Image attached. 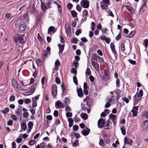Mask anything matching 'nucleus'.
<instances>
[{
  "mask_svg": "<svg viewBox=\"0 0 148 148\" xmlns=\"http://www.w3.org/2000/svg\"><path fill=\"white\" fill-rule=\"evenodd\" d=\"M82 30L80 29H77L75 32V34L76 36H79L82 32Z\"/></svg>",
  "mask_w": 148,
  "mask_h": 148,
  "instance_id": "obj_41",
  "label": "nucleus"
},
{
  "mask_svg": "<svg viewBox=\"0 0 148 148\" xmlns=\"http://www.w3.org/2000/svg\"><path fill=\"white\" fill-rule=\"evenodd\" d=\"M71 71L72 73H74L75 75L77 74V70L75 68H72L71 70Z\"/></svg>",
  "mask_w": 148,
  "mask_h": 148,
  "instance_id": "obj_46",
  "label": "nucleus"
},
{
  "mask_svg": "<svg viewBox=\"0 0 148 148\" xmlns=\"http://www.w3.org/2000/svg\"><path fill=\"white\" fill-rule=\"evenodd\" d=\"M29 113L27 112H25L23 114V116L25 118H26L29 116Z\"/></svg>",
  "mask_w": 148,
  "mask_h": 148,
  "instance_id": "obj_54",
  "label": "nucleus"
},
{
  "mask_svg": "<svg viewBox=\"0 0 148 148\" xmlns=\"http://www.w3.org/2000/svg\"><path fill=\"white\" fill-rule=\"evenodd\" d=\"M88 14L87 11L86 10H85L83 12V16H85L84 20L83 21H86L87 19V17L88 16Z\"/></svg>",
  "mask_w": 148,
  "mask_h": 148,
  "instance_id": "obj_14",
  "label": "nucleus"
},
{
  "mask_svg": "<svg viewBox=\"0 0 148 148\" xmlns=\"http://www.w3.org/2000/svg\"><path fill=\"white\" fill-rule=\"evenodd\" d=\"M95 23L93 22H92L91 23V29L93 31H94L95 29Z\"/></svg>",
  "mask_w": 148,
  "mask_h": 148,
  "instance_id": "obj_27",
  "label": "nucleus"
},
{
  "mask_svg": "<svg viewBox=\"0 0 148 148\" xmlns=\"http://www.w3.org/2000/svg\"><path fill=\"white\" fill-rule=\"evenodd\" d=\"M86 74L88 75H89L90 74V71L88 67L86 70Z\"/></svg>",
  "mask_w": 148,
  "mask_h": 148,
  "instance_id": "obj_44",
  "label": "nucleus"
},
{
  "mask_svg": "<svg viewBox=\"0 0 148 148\" xmlns=\"http://www.w3.org/2000/svg\"><path fill=\"white\" fill-rule=\"evenodd\" d=\"M36 84H34L32 85L30 89V92L29 93H31L30 95L34 93L35 90V88L36 87Z\"/></svg>",
  "mask_w": 148,
  "mask_h": 148,
  "instance_id": "obj_9",
  "label": "nucleus"
},
{
  "mask_svg": "<svg viewBox=\"0 0 148 148\" xmlns=\"http://www.w3.org/2000/svg\"><path fill=\"white\" fill-rule=\"evenodd\" d=\"M73 81L75 84L77 85H78V82L77 80L76 77L75 75V77H73Z\"/></svg>",
  "mask_w": 148,
  "mask_h": 148,
  "instance_id": "obj_40",
  "label": "nucleus"
},
{
  "mask_svg": "<svg viewBox=\"0 0 148 148\" xmlns=\"http://www.w3.org/2000/svg\"><path fill=\"white\" fill-rule=\"evenodd\" d=\"M132 142L133 140L132 139L125 138L124 143L125 144H129L131 145Z\"/></svg>",
  "mask_w": 148,
  "mask_h": 148,
  "instance_id": "obj_8",
  "label": "nucleus"
},
{
  "mask_svg": "<svg viewBox=\"0 0 148 148\" xmlns=\"http://www.w3.org/2000/svg\"><path fill=\"white\" fill-rule=\"evenodd\" d=\"M90 132V130L87 128V130H83L82 132V133L84 136H87L88 134Z\"/></svg>",
  "mask_w": 148,
  "mask_h": 148,
  "instance_id": "obj_13",
  "label": "nucleus"
},
{
  "mask_svg": "<svg viewBox=\"0 0 148 148\" xmlns=\"http://www.w3.org/2000/svg\"><path fill=\"white\" fill-rule=\"evenodd\" d=\"M51 93L53 96H56L57 94V87L56 85H53L52 86Z\"/></svg>",
  "mask_w": 148,
  "mask_h": 148,
  "instance_id": "obj_4",
  "label": "nucleus"
},
{
  "mask_svg": "<svg viewBox=\"0 0 148 148\" xmlns=\"http://www.w3.org/2000/svg\"><path fill=\"white\" fill-rule=\"evenodd\" d=\"M144 44L146 48H147L148 46V40L147 39H146L144 41Z\"/></svg>",
  "mask_w": 148,
  "mask_h": 148,
  "instance_id": "obj_38",
  "label": "nucleus"
},
{
  "mask_svg": "<svg viewBox=\"0 0 148 148\" xmlns=\"http://www.w3.org/2000/svg\"><path fill=\"white\" fill-rule=\"evenodd\" d=\"M55 29V28L53 27H50L48 29V33H49V32H52L54 31Z\"/></svg>",
  "mask_w": 148,
  "mask_h": 148,
  "instance_id": "obj_52",
  "label": "nucleus"
},
{
  "mask_svg": "<svg viewBox=\"0 0 148 148\" xmlns=\"http://www.w3.org/2000/svg\"><path fill=\"white\" fill-rule=\"evenodd\" d=\"M33 125V122L31 121L29 122L28 124V127L29 128L32 129Z\"/></svg>",
  "mask_w": 148,
  "mask_h": 148,
  "instance_id": "obj_33",
  "label": "nucleus"
},
{
  "mask_svg": "<svg viewBox=\"0 0 148 148\" xmlns=\"http://www.w3.org/2000/svg\"><path fill=\"white\" fill-rule=\"evenodd\" d=\"M21 127L24 131L26 130L27 128V126L25 122H22L21 124Z\"/></svg>",
  "mask_w": 148,
  "mask_h": 148,
  "instance_id": "obj_17",
  "label": "nucleus"
},
{
  "mask_svg": "<svg viewBox=\"0 0 148 148\" xmlns=\"http://www.w3.org/2000/svg\"><path fill=\"white\" fill-rule=\"evenodd\" d=\"M52 1L51 0H47L46 4L48 8H49V5L51 4Z\"/></svg>",
  "mask_w": 148,
  "mask_h": 148,
  "instance_id": "obj_43",
  "label": "nucleus"
},
{
  "mask_svg": "<svg viewBox=\"0 0 148 148\" xmlns=\"http://www.w3.org/2000/svg\"><path fill=\"white\" fill-rule=\"evenodd\" d=\"M18 37V40L19 42L21 43H24L26 41L25 39L24 38V36L23 35H21L19 34L17 36Z\"/></svg>",
  "mask_w": 148,
  "mask_h": 148,
  "instance_id": "obj_2",
  "label": "nucleus"
},
{
  "mask_svg": "<svg viewBox=\"0 0 148 148\" xmlns=\"http://www.w3.org/2000/svg\"><path fill=\"white\" fill-rule=\"evenodd\" d=\"M58 46L60 50L59 53H62L64 50V45L59 44L58 45Z\"/></svg>",
  "mask_w": 148,
  "mask_h": 148,
  "instance_id": "obj_16",
  "label": "nucleus"
},
{
  "mask_svg": "<svg viewBox=\"0 0 148 148\" xmlns=\"http://www.w3.org/2000/svg\"><path fill=\"white\" fill-rule=\"evenodd\" d=\"M121 38V34L120 33L119 35L116 37V39L117 41H118Z\"/></svg>",
  "mask_w": 148,
  "mask_h": 148,
  "instance_id": "obj_62",
  "label": "nucleus"
},
{
  "mask_svg": "<svg viewBox=\"0 0 148 148\" xmlns=\"http://www.w3.org/2000/svg\"><path fill=\"white\" fill-rule=\"evenodd\" d=\"M36 141L35 140H32L29 141V143L31 145H33L35 143Z\"/></svg>",
  "mask_w": 148,
  "mask_h": 148,
  "instance_id": "obj_49",
  "label": "nucleus"
},
{
  "mask_svg": "<svg viewBox=\"0 0 148 148\" xmlns=\"http://www.w3.org/2000/svg\"><path fill=\"white\" fill-rule=\"evenodd\" d=\"M72 6V4L70 3H69L67 4V7L69 10H70L71 9Z\"/></svg>",
  "mask_w": 148,
  "mask_h": 148,
  "instance_id": "obj_53",
  "label": "nucleus"
},
{
  "mask_svg": "<svg viewBox=\"0 0 148 148\" xmlns=\"http://www.w3.org/2000/svg\"><path fill=\"white\" fill-rule=\"evenodd\" d=\"M62 90L63 92L65 93L66 92V89L65 86L64 84H62L61 85Z\"/></svg>",
  "mask_w": 148,
  "mask_h": 148,
  "instance_id": "obj_29",
  "label": "nucleus"
},
{
  "mask_svg": "<svg viewBox=\"0 0 148 148\" xmlns=\"http://www.w3.org/2000/svg\"><path fill=\"white\" fill-rule=\"evenodd\" d=\"M12 84L14 88H16L18 86L17 84L16 81L15 80H13L12 81Z\"/></svg>",
  "mask_w": 148,
  "mask_h": 148,
  "instance_id": "obj_28",
  "label": "nucleus"
},
{
  "mask_svg": "<svg viewBox=\"0 0 148 148\" xmlns=\"http://www.w3.org/2000/svg\"><path fill=\"white\" fill-rule=\"evenodd\" d=\"M128 60L129 62L132 64L134 65L136 63V62L134 60H133L131 59H129Z\"/></svg>",
  "mask_w": 148,
  "mask_h": 148,
  "instance_id": "obj_56",
  "label": "nucleus"
},
{
  "mask_svg": "<svg viewBox=\"0 0 148 148\" xmlns=\"http://www.w3.org/2000/svg\"><path fill=\"white\" fill-rule=\"evenodd\" d=\"M109 118L112 120L113 123H114V121L116 119V116L111 114L109 115Z\"/></svg>",
  "mask_w": 148,
  "mask_h": 148,
  "instance_id": "obj_12",
  "label": "nucleus"
},
{
  "mask_svg": "<svg viewBox=\"0 0 148 148\" xmlns=\"http://www.w3.org/2000/svg\"><path fill=\"white\" fill-rule=\"evenodd\" d=\"M66 115L67 117H69L72 116V114L71 113L67 112L66 113Z\"/></svg>",
  "mask_w": 148,
  "mask_h": 148,
  "instance_id": "obj_51",
  "label": "nucleus"
},
{
  "mask_svg": "<svg viewBox=\"0 0 148 148\" xmlns=\"http://www.w3.org/2000/svg\"><path fill=\"white\" fill-rule=\"evenodd\" d=\"M41 9L43 11H45L46 10V9H47L49 8H48L47 7H46L45 4L43 2L41 3Z\"/></svg>",
  "mask_w": 148,
  "mask_h": 148,
  "instance_id": "obj_19",
  "label": "nucleus"
},
{
  "mask_svg": "<svg viewBox=\"0 0 148 148\" xmlns=\"http://www.w3.org/2000/svg\"><path fill=\"white\" fill-rule=\"evenodd\" d=\"M28 16L26 14H25L23 15V16H21V19H25L26 18H27V17Z\"/></svg>",
  "mask_w": 148,
  "mask_h": 148,
  "instance_id": "obj_57",
  "label": "nucleus"
},
{
  "mask_svg": "<svg viewBox=\"0 0 148 148\" xmlns=\"http://www.w3.org/2000/svg\"><path fill=\"white\" fill-rule=\"evenodd\" d=\"M121 130L122 134L124 135H125L126 134V132L124 126H123L121 127Z\"/></svg>",
  "mask_w": 148,
  "mask_h": 148,
  "instance_id": "obj_30",
  "label": "nucleus"
},
{
  "mask_svg": "<svg viewBox=\"0 0 148 148\" xmlns=\"http://www.w3.org/2000/svg\"><path fill=\"white\" fill-rule=\"evenodd\" d=\"M114 97V96L113 95H112L111 98L109 99L108 100V102L111 103L112 101H114V99H113Z\"/></svg>",
  "mask_w": 148,
  "mask_h": 148,
  "instance_id": "obj_60",
  "label": "nucleus"
},
{
  "mask_svg": "<svg viewBox=\"0 0 148 148\" xmlns=\"http://www.w3.org/2000/svg\"><path fill=\"white\" fill-rule=\"evenodd\" d=\"M81 5L83 8H88L89 6V2L88 0H82L81 3Z\"/></svg>",
  "mask_w": 148,
  "mask_h": 148,
  "instance_id": "obj_1",
  "label": "nucleus"
},
{
  "mask_svg": "<svg viewBox=\"0 0 148 148\" xmlns=\"http://www.w3.org/2000/svg\"><path fill=\"white\" fill-rule=\"evenodd\" d=\"M135 33V32L134 31H132L129 35L126 36L128 38H131L134 35Z\"/></svg>",
  "mask_w": 148,
  "mask_h": 148,
  "instance_id": "obj_23",
  "label": "nucleus"
},
{
  "mask_svg": "<svg viewBox=\"0 0 148 148\" xmlns=\"http://www.w3.org/2000/svg\"><path fill=\"white\" fill-rule=\"evenodd\" d=\"M48 52L47 51H44L42 53V57L44 59L46 58L48 56Z\"/></svg>",
  "mask_w": 148,
  "mask_h": 148,
  "instance_id": "obj_22",
  "label": "nucleus"
},
{
  "mask_svg": "<svg viewBox=\"0 0 148 148\" xmlns=\"http://www.w3.org/2000/svg\"><path fill=\"white\" fill-rule=\"evenodd\" d=\"M143 119H148V112H146V113L144 114L142 116Z\"/></svg>",
  "mask_w": 148,
  "mask_h": 148,
  "instance_id": "obj_31",
  "label": "nucleus"
},
{
  "mask_svg": "<svg viewBox=\"0 0 148 148\" xmlns=\"http://www.w3.org/2000/svg\"><path fill=\"white\" fill-rule=\"evenodd\" d=\"M11 15L10 13H7L5 15V17L7 19H9L11 17Z\"/></svg>",
  "mask_w": 148,
  "mask_h": 148,
  "instance_id": "obj_64",
  "label": "nucleus"
},
{
  "mask_svg": "<svg viewBox=\"0 0 148 148\" xmlns=\"http://www.w3.org/2000/svg\"><path fill=\"white\" fill-rule=\"evenodd\" d=\"M56 83L58 84H59L61 82L60 80V78L58 77H56Z\"/></svg>",
  "mask_w": 148,
  "mask_h": 148,
  "instance_id": "obj_45",
  "label": "nucleus"
},
{
  "mask_svg": "<svg viewBox=\"0 0 148 148\" xmlns=\"http://www.w3.org/2000/svg\"><path fill=\"white\" fill-rule=\"evenodd\" d=\"M121 49L122 52H123L125 50L124 45L123 43H121Z\"/></svg>",
  "mask_w": 148,
  "mask_h": 148,
  "instance_id": "obj_37",
  "label": "nucleus"
},
{
  "mask_svg": "<svg viewBox=\"0 0 148 148\" xmlns=\"http://www.w3.org/2000/svg\"><path fill=\"white\" fill-rule=\"evenodd\" d=\"M71 13L72 16L74 17H75L77 15V13L74 10H72L71 11Z\"/></svg>",
  "mask_w": 148,
  "mask_h": 148,
  "instance_id": "obj_32",
  "label": "nucleus"
},
{
  "mask_svg": "<svg viewBox=\"0 0 148 148\" xmlns=\"http://www.w3.org/2000/svg\"><path fill=\"white\" fill-rule=\"evenodd\" d=\"M46 81V80L45 78L44 77H43L41 79V83L42 85H43L44 84V83Z\"/></svg>",
  "mask_w": 148,
  "mask_h": 148,
  "instance_id": "obj_61",
  "label": "nucleus"
},
{
  "mask_svg": "<svg viewBox=\"0 0 148 148\" xmlns=\"http://www.w3.org/2000/svg\"><path fill=\"white\" fill-rule=\"evenodd\" d=\"M136 95H135L134 97V104L136 105L140 101L141 99L140 98L136 97Z\"/></svg>",
  "mask_w": 148,
  "mask_h": 148,
  "instance_id": "obj_7",
  "label": "nucleus"
},
{
  "mask_svg": "<svg viewBox=\"0 0 148 148\" xmlns=\"http://www.w3.org/2000/svg\"><path fill=\"white\" fill-rule=\"evenodd\" d=\"M105 122L103 119H100L98 122V126L99 128H102L104 126Z\"/></svg>",
  "mask_w": 148,
  "mask_h": 148,
  "instance_id": "obj_5",
  "label": "nucleus"
},
{
  "mask_svg": "<svg viewBox=\"0 0 148 148\" xmlns=\"http://www.w3.org/2000/svg\"><path fill=\"white\" fill-rule=\"evenodd\" d=\"M31 102V100L29 99H26L24 100V103L26 104H28L29 103H30Z\"/></svg>",
  "mask_w": 148,
  "mask_h": 148,
  "instance_id": "obj_48",
  "label": "nucleus"
},
{
  "mask_svg": "<svg viewBox=\"0 0 148 148\" xmlns=\"http://www.w3.org/2000/svg\"><path fill=\"white\" fill-rule=\"evenodd\" d=\"M109 70L108 69H105L104 70V78L106 80H108L109 79Z\"/></svg>",
  "mask_w": 148,
  "mask_h": 148,
  "instance_id": "obj_3",
  "label": "nucleus"
},
{
  "mask_svg": "<svg viewBox=\"0 0 148 148\" xmlns=\"http://www.w3.org/2000/svg\"><path fill=\"white\" fill-rule=\"evenodd\" d=\"M66 32L67 35L68 36H70L71 35V29L69 28L68 27L66 29Z\"/></svg>",
  "mask_w": 148,
  "mask_h": 148,
  "instance_id": "obj_26",
  "label": "nucleus"
},
{
  "mask_svg": "<svg viewBox=\"0 0 148 148\" xmlns=\"http://www.w3.org/2000/svg\"><path fill=\"white\" fill-rule=\"evenodd\" d=\"M60 64V62L58 60L56 61L55 63V69H57L58 68L57 67L59 66Z\"/></svg>",
  "mask_w": 148,
  "mask_h": 148,
  "instance_id": "obj_24",
  "label": "nucleus"
},
{
  "mask_svg": "<svg viewBox=\"0 0 148 148\" xmlns=\"http://www.w3.org/2000/svg\"><path fill=\"white\" fill-rule=\"evenodd\" d=\"M53 115L55 117H58V111L57 110H55L54 112Z\"/></svg>",
  "mask_w": 148,
  "mask_h": 148,
  "instance_id": "obj_55",
  "label": "nucleus"
},
{
  "mask_svg": "<svg viewBox=\"0 0 148 148\" xmlns=\"http://www.w3.org/2000/svg\"><path fill=\"white\" fill-rule=\"evenodd\" d=\"M55 106L58 108H62L64 107V105L62 102L59 101H57L55 103Z\"/></svg>",
  "mask_w": 148,
  "mask_h": 148,
  "instance_id": "obj_10",
  "label": "nucleus"
},
{
  "mask_svg": "<svg viewBox=\"0 0 148 148\" xmlns=\"http://www.w3.org/2000/svg\"><path fill=\"white\" fill-rule=\"evenodd\" d=\"M146 5H145V4H143V5L141 7L140 9V12H141L142 11V12H143L145 10L144 9V7L146 6Z\"/></svg>",
  "mask_w": 148,
  "mask_h": 148,
  "instance_id": "obj_50",
  "label": "nucleus"
},
{
  "mask_svg": "<svg viewBox=\"0 0 148 148\" xmlns=\"http://www.w3.org/2000/svg\"><path fill=\"white\" fill-rule=\"evenodd\" d=\"M9 111V109L8 108H5L2 111L3 113L5 114H6Z\"/></svg>",
  "mask_w": 148,
  "mask_h": 148,
  "instance_id": "obj_39",
  "label": "nucleus"
},
{
  "mask_svg": "<svg viewBox=\"0 0 148 148\" xmlns=\"http://www.w3.org/2000/svg\"><path fill=\"white\" fill-rule=\"evenodd\" d=\"M92 65L94 66L95 68L97 70V69H99V64L96 62L93 61H91Z\"/></svg>",
  "mask_w": 148,
  "mask_h": 148,
  "instance_id": "obj_15",
  "label": "nucleus"
},
{
  "mask_svg": "<svg viewBox=\"0 0 148 148\" xmlns=\"http://www.w3.org/2000/svg\"><path fill=\"white\" fill-rule=\"evenodd\" d=\"M84 101L86 102V105L89 107H90L92 104V102L91 100L88 97H86V98L84 100Z\"/></svg>",
  "mask_w": 148,
  "mask_h": 148,
  "instance_id": "obj_6",
  "label": "nucleus"
},
{
  "mask_svg": "<svg viewBox=\"0 0 148 148\" xmlns=\"http://www.w3.org/2000/svg\"><path fill=\"white\" fill-rule=\"evenodd\" d=\"M13 121L12 120H9L7 123V125L9 126H11L12 125Z\"/></svg>",
  "mask_w": 148,
  "mask_h": 148,
  "instance_id": "obj_59",
  "label": "nucleus"
},
{
  "mask_svg": "<svg viewBox=\"0 0 148 148\" xmlns=\"http://www.w3.org/2000/svg\"><path fill=\"white\" fill-rule=\"evenodd\" d=\"M135 95H136V97L139 98L142 97L143 95V91L142 90H140L139 93H137Z\"/></svg>",
  "mask_w": 148,
  "mask_h": 148,
  "instance_id": "obj_21",
  "label": "nucleus"
},
{
  "mask_svg": "<svg viewBox=\"0 0 148 148\" xmlns=\"http://www.w3.org/2000/svg\"><path fill=\"white\" fill-rule=\"evenodd\" d=\"M16 114L18 116H20L21 115L22 110L21 109H18L16 112Z\"/></svg>",
  "mask_w": 148,
  "mask_h": 148,
  "instance_id": "obj_34",
  "label": "nucleus"
},
{
  "mask_svg": "<svg viewBox=\"0 0 148 148\" xmlns=\"http://www.w3.org/2000/svg\"><path fill=\"white\" fill-rule=\"evenodd\" d=\"M97 56L95 54H93L92 58L93 59L97 62H98Z\"/></svg>",
  "mask_w": 148,
  "mask_h": 148,
  "instance_id": "obj_42",
  "label": "nucleus"
},
{
  "mask_svg": "<svg viewBox=\"0 0 148 148\" xmlns=\"http://www.w3.org/2000/svg\"><path fill=\"white\" fill-rule=\"evenodd\" d=\"M87 114L86 113H84L82 114V118L84 120H86L88 118Z\"/></svg>",
  "mask_w": 148,
  "mask_h": 148,
  "instance_id": "obj_35",
  "label": "nucleus"
},
{
  "mask_svg": "<svg viewBox=\"0 0 148 148\" xmlns=\"http://www.w3.org/2000/svg\"><path fill=\"white\" fill-rule=\"evenodd\" d=\"M131 112L133 113V116H136L137 114V111L134 109H132Z\"/></svg>",
  "mask_w": 148,
  "mask_h": 148,
  "instance_id": "obj_36",
  "label": "nucleus"
},
{
  "mask_svg": "<svg viewBox=\"0 0 148 148\" xmlns=\"http://www.w3.org/2000/svg\"><path fill=\"white\" fill-rule=\"evenodd\" d=\"M26 26L25 24L21 25L19 27V30L20 32L24 31L25 29Z\"/></svg>",
  "mask_w": 148,
  "mask_h": 148,
  "instance_id": "obj_18",
  "label": "nucleus"
},
{
  "mask_svg": "<svg viewBox=\"0 0 148 148\" xmlns=\"http://www.w3.org/2000/svg\"><path fill=\"white\" fill-rule=\"evenodd\" d=\"M32 106L33 108H34L36 107L37 106V101L34 100L33 99H32Z\"/></svg>",
  "mask_w": 148,
  "mask_h": 148,
  "instance_id": "obj_25",
  "label": "nucleus"
},
{
  "mask_svg": "<svg viewBox=\"0 0 148 148\" xmlns=\"http://www.w3.org/2000/svg\"><path fill=\"white\" fill-rule=\"evenodd\" d=\"M10 117L12 119L15 121L17 120V118L14 114H11L10 116Z\"/></svg>",
  "mask_w": 148,
  "mask_h": 148,
  "instance_id": "obj_47",
  "label": "nucleus"
},
{
  "mask_svg": "<svg viewBox=\"0 0 148 148\" xmlns=\"http://www.w3.org/2000/svg\"><path fill=\"white\" fill-rule=\"evenodd\" d=\"M77 92L78 95L79 97H81L83 96L82 90L81 88H78L77 89Z\"/></svg>",
  "mask_w": 148,
  "mask_h": 148,
  "instance_id": "obj_11",
  "label": "nucleus"
},
{
  "mask_svg": "<svg viewBox=\"0 0 148 148\" xmlns=\"http://www.w3.org/2000/svg\"><path fill=\"white\" fill-rule=\"evenodd\" d=\"M78 140H75L73 143V146H74L75 147H77L78 145Z\"/></svg>",
  "mask_w": 148,
  "mask_h": 148,
  "instance_id": "obj_63",
  "label": "nucleus"
},
{
  "mask_svg": "<svg viewBox=\"0 0 148 148\" xmlns=\"http://www.w3.org/2000/svg\"><path fill=\"white\" fill-rule=\"evenodd\" d=\"M148 127V120L144 121V124L143 125V128L145 130Z\"/></svg>",
  "mask_w": 148,
  "mask_h": 148,
  "instance_id": "obj_20",
  "label": "nucleus"
},
{
  "mask_svg": "<svg viewBox=\"0 0 148 148\" xmlns=\"http://www.w3.org/2000/svg\"><path fill=\"white\" fill-rule=\"evenodd\" d=\"M99 144L101 146H103L104 145V142L102 139H101L100 140Z\"/></svg>",
  "mask_w": 148,
  "mask_h": 148,
  "instance_id": "obj_58",
  "label": "nucleus"
}]
</instances>
